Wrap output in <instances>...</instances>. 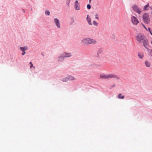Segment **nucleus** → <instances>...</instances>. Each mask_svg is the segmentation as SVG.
I'll return each mask as SVG.
<instances>
[{
	"label": "nucleus",
	"mask_w": 152,
	"mask_h": 152,
	"mask_svg": "<svg viewBox=\"0 0 152 152\" xmlns=\"http://www.w3.org/2000/svg\"><path fill=\"white\" fill-rule=\"evenodd\" d=\"M149 4L148 3L145 6L143 7L144 10L147 11L149 10L150 7H149Z\"/></svg>",
	"instance_id": "9b49d317"
},
{
	"label": "nucleus",
	"mask_w": 152,
	"mask_h": 152,
	"mask_svg": "<svg viewBox=\"0 0 152 152\" xmlns=\"http://www.w3.org/2000/svg\"><path fill=\"white\" fill-rule=\"evenodd\" d=\"M45 14L46 15H49L50 14V12L48 10H47L45 12Z\"/></svg>",
	"instance_id": "aec40b11"
},
{
	"label": "nucleus",
	"mask_w": 152,
	"mask_h": 152,
	"mask_svg": "<svg viewBox=\"0 0 152 152\" xmlns=\"http://www.w3.org/2000/svg\"><path fill=\"white\" fill-rule=\"evenodd\" d=\"M28 49V47L27 46H24L23 47H21L20 48V49L22 51H25Z\"/></svg>",
	"instance_id": "4468645a"
},
{
	"label": "nucleus",
	"mask_w": 152,
	"mask_h": 152,
	"mask_svg": "<svg viewBox=\"0 0 152 152\" xmlns=\"http://www.w3.org/2000/svg\"><path fill=\"white\" fill-rule=\"evenodd\" d=\"M142 26H143V27L145 28V29L146 30H148L147 28L145 27V25L143 24H142Z\"/></svg>",
	"instance_id": "bb28decb"
},
{
	"label": "nucleus",
	"mask_w": 152,
	"mask_h": 152,
	"mask_svg": "<svg viewBox=\"0 0 152 152\" xmlns=\"http://www.w3.org/2000/svg\"><path fill=\"white\" fill-rule=\"evenodd\" d=\"M75 7L76 10H79L80 9V7L79 6L78 1L77 0H76L75 1Z\"/></svg>",
	"instance_id": "9d476101"
},
{
	"label": "nucleus",
	"mask_w": 152,
	"mask_h": 152,
	"mask_svg": "<svg viewBox=\"0 0 152 152\" xmlns=\"http://www.w3.org/2000/svg\"><path fill=\"white\" fill-rule=\"evenodd\" d=\"M82 43L84 44H95L96 43V41L94 40L91 39L89 38H86L83 39L82 40Z\"/></svg>",
	"instance_id": "f03ea898"
},
{
	"label": "nucleus",
	"mask_w": 152,
	"mask_h": 152,
	"mask_svg": "<svg viewBox=\"0 0 152 152\" xmlns=\"http://www.w3.org/2000/svg\"><path fill=\"white\" fill-rule=\"evenodd\" d=\"M151 15H152V11L151 12Z\"/></svg>",
	"instance_id": "473e14b6"
},
{
	"label": "nucleus",
	"mask_w": 152,
	"mask_h": 152,
	"mask_svg": "<svg viewBox=\"0 0 152 152\" xmlns=\"http://www.w3.org/2000/svg\"><path fill=\"white\" fill-rule=\"evenodd\" d=\"M87 20L88 22V24L90 25H91L92 23H91V18L88 15H87Z\"/></svg>",
	"instance_id": "f8f14e48"
},
{
	"label": "nucleus",
	"mask_w": 152,
	"mask_h": 152,
	"mask_svg": "<svg viewBox=\"0 0 152 152\" xmlns=\"http://www.w3.org/2000/svg\"><path fill=\"white\" fill-rule=\"evenodd\" d=\"M132 9L137 13L140 14L142 12V10H140L136 5H133L132 7Z\"/></svg>",
	"instance_id": "39448f33"
},
{
	"label": "nucleus",
	"mask_w": 152,
	"mask_h": 152,
	"mask_svg": "<svg viewBox=\"0 0 152 152\" xmlns=\"http://www.w3.org/2000/svg\"><path fill=\"white\" fill-rule=\"evenodd\" d=\"M68 80V78H64L63 79V81L64 82H66Z\"/></svg>",
	"instance_id": "412c9836"
},
{
	"label": "nucleus",
	"mask_w": 152,
	"mask_h": 152,
	"mask_svg": "<svg viewBox=\"0 0 152 152\" xmlns=\"http://www.w3.org/2000/svg\"><path fill=\"white\" fill-rule=\"evenodd\" d=\"M54 21L57 26L58 28H60V24L57 18H55Z\"/></svg>",
	"instance_id": "6e6552de"
},
{
	"label": "nucleus",
	"mask_w": 152,
	"mask_h": 152,
	"mask_svg": "<svg viewBox=\"0 0 152 152\" xmlns=\"http://www.w3.org/2000/svg\"><path fill=\"white\" fill-rule=\"evenodd\" d=\"M64 57H63V55L62 54L61 56L59 57L58 61H62L64 60Z\"/></svg>",
	"instance_id": "a211bd4d"
},
{
	"label": "nucleus",
	"mask_w": 152,
	"mask_h": 152,
	"mask_svg": "<svg viewBox=\"0 0 152 152\" xmlns=\"http://www.w3.org/2000/svg\"><path fill=\"white\" fill-rule=\"evenodd\" d=\"M23 52L22 53V55H23L26 53V52H25V51H23Z\"/></svg>",
	"instance_id": "cd10ccee"
},
{
	"label": "nucleus",
	"mask_w": 152,
	"mask_h": 152,
	"mask_svg": "<svg viewBox=\"0 0 152 152\" xmlns=\"http://www.w3.org/2000/svg\"><path fill=\"white\" fill-rule=\"evenodd\" d=\"M95 18L97 19H99V16L98 14H96L95 15Z\"/></svg>",
	"instance_id": "393cba45"
},
{
	"label": "nucleus",
	"mask_w": 152,
	"mask_h": 152,
	"mask_svg": "<svg viewBox=\"0 0 152 152\" xmlns=\"http://www.w3.org/2000/svg\"><path fill=\"white\" fill-rule=\"evenodd\" d=\"M138 56L140 58L142 59L143 58L144 56L143 53H138Z\"/></svg>",
	"instance_id": "2eb2a0df"
},
{
	"label": "nucleus",
	"mask_w": 152,
	"mask_h": 152,
	"mask_svg": "<svg viewBox=\"0 0 152 152\" xmlns=\"http://www.w3.org/2000/svg\"><path fill=\"white\" fill-rule=\"evenodd\" d=\"M148 30L149 31H150V33H151V32H152L151 31V30H150V28H148Z\"/></svg>",
	"instance_id": "c85d7f7f"
},
{
	"label": "nucleus",
	"mask_w": 152,
	"mask_h": 152,
	"mask_svg": "<svg viewBox=\"0 0 152 152\" xmlns=\"http://www.w3.org/2000/svg\"><path fill=\"white\" fill-rule=\"evenodd\" d=\"M142 18L144 23L147 24L149 23L150 21V19L149 15L148 13H144L142 15Z\"/></svg>",
	"instance_id": "7ed1b4c3"
},
{
	"label": "nucleus",
	"mask_w": 152,
	"mask_h": 152,
	"mask_svg": "<svg viewBox=\"0 0 152 152\" xmlns=\"http://www.w3.org/2000/svg\"><path fill=\"white\" fill-rule=\"evenodd\" d=\"M68 80H74L75 79V78H74V77L71 76H69V78H68Z\"/></svg>",
	"instance_id": "6ab92c4d"
},
{
	"label": "nucleus",
	"mask_w": 152,
	"mask_h": 152,
	"mask_svg": "<svg viewBox=\"0 0 152 152\" xmlns=\"http://www.w3.org/2000/svg\"><path fill=\"white\" fill-rule=\"evenodd\" d=\"M93 24L94 26H97L98 25V23L95 21H94L93 22Z\"/></svg>",
	"instance_id": "4be33fe9"
},
{
	"label": "nucleus",
	"mask_w": 152,
	"mask_h": 152,
	"mask_svg": "<svg viewBox=\"0 0 152 152\" xmlns=\"http://www.w3.org/2000/svg\"><path fill=\"white\" fill-rule=\"evenodd\" d=\"M151 56H152V49H151Z\"/></svg>",
	"instance_id": "c756f323"
},
{
	"label": "nucleus",
	"mask_w": 152,
	"mask_h": 152,
	"mask_svg": "<svg viewBox=\"0 0 152 152\" xmlns=\"http://www.w3.org/2000/svg\"><path fill=\"white\" fill-rule=\"evenodd\" d=\"M100 78L104 79H108L109 78H114L116 79H119V77L117 75L112 74H101L100 75Z\"/></svg>",
	"instance_id": "f257e3e1"
},
{
	"label": "nucleus",
	"mask_w": 152,
	"mask_h": 152,
	"mask_svg": "<svg viewBox=\"0 0 152 152\" xmlns=\"http://www.w3.org/2000/svg\"><path fill=\"white\" fill-rule=\"evenodd\" d=\"M142 43L143 45L145 47V48L147 49L148 48V40L146 38L142 42Z\"/></svg>",
	"instance_id": "0eeeda50"
},
{
	"label": "nucleus",
	"mask_w": 152,
	"mask_h": 152,
	"mask_svg": "<svg viewBox=\"0 0 152 152\" xmlns=\"http://www.w3.org/2000/svg\"><path fill=\"white\" fill-rule=\"evenodd\" d=\"M91 1V0H90V2Z\"/></svg>",
	"instance_id": "72a5a7b5"
},
{
	"label": "nucleus",
	"mask_w": 152,
	"mask_h": 152,
	"mask_svg": "<svg viewBox=\"0 0 152 152\" xmlns=\"http://www.w3.org/2000/svg\"><path fill=\"white\" fill-rule=\"evenodd\" d=\"M151 34L152 35V32H151Z\"/></svg>",
	"instance_id": "2f4dec72"
},
{
	"label": "nucleus",
	"mask_w": 152,
	"mask_h": 152,
	"mask_svg": "<svg viewBox=\"0 0 152 152\" xmlns=\"http://www.w3.org/2000/svg\"><path fill=\"white\" fill-rule=\"evenodd\" d=\"M87 7L88 9H90L91 8V5L88 4L87 5Z\"/></svg>",
	"instance_id": "b1692460"
},
{
	"label": "nucleus",
	"mask_w": 152,
	"mask_h": 152,
	"mask_svg": "<svg viewBox=\"0 0 152 152\" xmlns=\"http://www.w3.org/2000/svg\"><path fill=\"white\" fill-rule=\"evenodd\" d=\"M103 49L102 48H99L97 51V54L98 56L102 54L103 52Z\"/></svg>",
	"instance_id": "ddd939ff"
},
{
	"label": "nucleus",
	"mask_w": 152,
	"mask_h": 152,
	"mask_svg": "<svg viewBox=\"0 0 152 152\" xmlns=\"http://www.w3.org/2000/svg\"><path fill=\"white\" fill-rule=\"evenodd\" d=\"M150 8L152 10V5L150 6Z\"/></svg>",
	"instance_id": "7c9ffc66"
},
{
	"label": "nucleus",
	"mask_w": 152,
	"mask_h": 152,
	"mask_svg": "<svg viewBox=\"0 0 152 152\" xmlns=\"http://www.w3.org/2000/svg\"><path fill=\"white\" fill-rule=\"evenodd\" d=\"M63 57L64 58L69 57L72 56V54L70 53H64L62 54Z\"/></svg>",
	"instance_id": "1a4fd4ad"
},
{
	"label": "nucleus",
	"mask_w": 152,
	"mask_h": 152,
	"mask_svg": "<svg viewBox=\"0 0 152 152\" xmlns=\"http://www.w3.org/2000/svg\"><path fill=\"white\" fill-rule=\"evenodd\" d=\"M124 96L122 95L121 94H118V99H123L124 98Z\"/></svg>",
	"instance_id": "f3484780"
},
{
	"label": "nucleus",
	"mask_w": 152,
	"mask_h": 152,
	"mask_svg": "<svg viewBox=\"0 0 152 152\" xmlns=\"http://www.w3.org/2000/svg\"><path fill=\"white\" fill-rule=\"evenodd\" d=\"M131 20L132 23L134 25H137L139 23V21L137 18L134 16L131 17Z\"/></svg>",
	"instance_id": "423d86ee"
},
{
	"label": "nucleus",
	"mask_w": 152,
	"mask_h": 152,
	"mask_svg": "<svg viewBox=\"0 0 152 152\" xmlns=\"http://www.w3.org/2000/svg\"><path fill=\"white\" fill-rule=\"evenodd\" d=\"M115 86V84H113V85H112L110 86V88H112L114 87Z\"/></svg>",
	"instance_id": "a878e982"
},
{
	"label": "nucleus",
	"mask_w": 152,
	"mask_h": 152,
	"mask_svg": "<svg viewBox=\"0 0 152 152\" xmlns=\"http://www.w3.org/2000/svg\"><path fill=\"white\" fill-rule=\"evenodd\" d=\"M145 64L146 66L149 67L151 66V63L148 61H146L145 62Z\"/></svg>",
	"instance_id": "dca6fc26"
},
{
	"label": "nucleus",
	"mask_w": 152,
	"mask_h": 152,
	"mask_svg": "<svg viewBox=\"0 0 152 152\" xmlns=\"http://www.w3.org/2000/svg\"><path fill=\"white\" fill-rule=\"evenodd\" d=\"M136 37V40L140 43H142L145 39L144 35L141 33L138 34Z\"/></svg>",
	"instance_id": "20e7f679"
},
{
	"label": "nucleus",
	"mask_w": 152,
	"mask_h": 152,
	"mask_svg": "<svg viewBox=\"0 0 152 152\" xmlns=\"http://www.w3.org/2000/svg\"><path fill=\"white\" fill-rule=\"evenodd\" d=\"M30 64L31 65V66H30V68H31V67H34V69L35 68V67H34V66H33V64H32V62H30Z\"/></svg>",
	"instance_id": "5701e85b"
}]
</instances>
